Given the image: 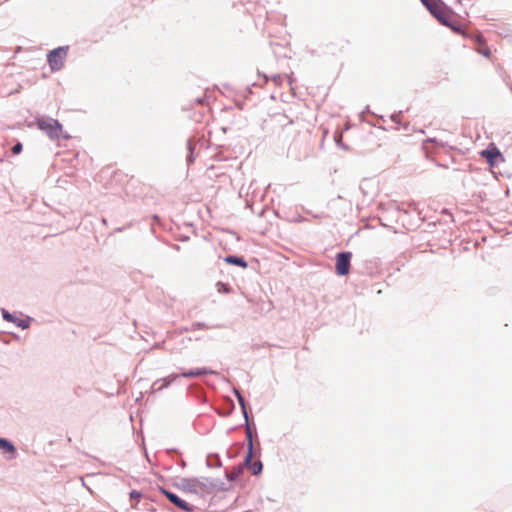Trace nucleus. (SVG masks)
Instances as JSON below:
<instances>
[{
    "mask_svg": "<svg viewBox=\"0 0 512 512\" xmlns=\"http://www.w3.org/2000/svg\"><path fill=\"white\" fill-rule=\"evenodd\" d=\"M178 375L176 374H171L169 375L167 378H164L162 379L161 381H158V382H155L154 383V386L158 385L160 383V385L156 388L158 390H161L163 389L164 387L168 386L171 382H173L175 379H177Z\"/></svg>",
    "mask_w": 512,
    "mask_h": 512,
    "instance_id": "f8f14e48",
    "label": "nucleus"
},
{
    "mask_svg": "<svg viewBox=\"0 0 512 512\" xmlns=\"http://www.w3.org/2000/svg\"><path fill=\"white\" fill-rule=\"evenodd\" d=\"M262 468V464L260 462L255 463L253 466V472L254 474L258 473Z\"/></svg>",
    "mask_w": 512,
    "mask_h": 512,
    "instance_id": "f3484780",
    "label": "nucleus"
},
{
    "mask_svg": "<svg viewBox=\"0 0 512 512\" xmlns=\"http://www.w3.org/2000/svg\"><path fill=\"white\" fill-rule=\"evenodd\" d=\"M68 47H58L49 52L47 61L53 71H58L64 66L67 57Z\"/></svg>",
    "mask_w": 512,
    "mask_h": 512,
    "instance_id": "7ed1b4c3",
    "label": "nucleus"
},
{
    "mask_svg": "<svg viewBox=\"0 0 512 512\" xmlns=\"http://www.w3.org/2000/svg\"><path fill=\"white\" fill-rule=\"evenodd\" d=\"M21 151H22V144L21 143H17L12 148V153L13 154H19Z\"/></svg>",
    "mask_w": 512,
    "mask_h": 512,
    "instance_id": "2eb2a0df",
    "label": "nucleus"
},
{
    "mask_svg": "<svg viewBox=\"0 0 512 512\" xmlns=\"http://www.w3.org/2000/svg\"><path fill=\"white\" fill-rule=\"evenodd\" d=\"M161 492L170 500V502H172L178 508H180L184 511H189V512L193 510L192 505H189L186 501L182 500L176 494H174L170 491H167L165 489H161Z\"/></svg>",
    "mask_w": 512,
    "mask_h": 512,
    "instance_id": "0eeeda50",
    "label": "nucleus"
},
{
    "mask_svg": "<svg viewBox=\"0 0 512 512\" xmlns=\"http://www.w3.org/2000/svg\"><path fill=\"white\" fill-rule=\"evenodd\" d=\"M3 318L8 320V321H13L16 323V321L13 319L12 315H10L8 312H4L3 313Z\"/></svg>",
    "mask_w": 512,
    "mask_h": 512,
    "instance_id": "a211bd4d",
    "label": "nucleus"
},
{
    "mask_svg": "<svg viewBox=\"0 0 512 512\" xmlns=\"http://www.w3.org/2000/svg\"><path fill=\"white\" fill-rule=\"evenodd\" d=\"M421 2L442 25L448 24L449 18H454V12L441 0H421Z\"/></svg>",
    "mask_w": 512,
    "mask_h": 512,
    "instance_id": "f03ea898",
    "label": "nucleus"
},
{
    "mask_svg": "<svg viewBox=\"0 0 512 512\" xmlns=\"http://www.w3.org/2000/svg\"><path fill=\"white\" fill-rule=\"evenodd\" d=\"M237 397H238L240 405L244 408L245 406H244V399H243V397L239 393H237Z\"/></svg>",
    "mask_w": 512,
    "mask_h": 512,
    "instance_id": "aec40b11",
    "label": "nucleus"
},
{
    "mask_svg": "<svg viewBox=\"0 0 512 512\" xmlns=\"http://www.w3.org/2000/svg\"><path fill=\"white\" fill-rule=\"evenodd\" d=\"M179 486L183 491L196 495L211 493L215 488V484L208 479H182Z\"/></svg>",
    "mask_w": 512,
    "mask_h": 512,
    "instance_id": "f257e3e1",
    "label": "nucleus"
},
{
    "mask_svg": "<svg viewBox=\"0 0 512 512\" xmlns=\"http://www.w3.org/2000/svg\"><path fill=\"white\" fill-rule=\"evenodd\" d=\"M217 286L219 287L218 290L219 291H223V292H229V288L223 284V283H218Z\"/></svg>",
    "mask_w": 512,
    "mask_h": 512,
    "instance_id": "dca6fc26",
    "label": "nucleus"
},
{
    "mask_svg": "<svg viewBox=\"0 0 512 512\" xmlns=\"http://www.w3.org/2000/svg\"><path fill=\"white\" fill-rule=\"evenodd\" d=\"M17 325L22 327V328H27L28 327V323L25 320H20L19 322H17Z\"/></svg>",
    "mask_w": 512,
    "mask_h": 512,
    "instance_id": "6ab92c4d",
    "label": "nucleus"
},
{
    "mask_svg": "<svg viewBox=\"0 0 512 512\" xmlns=\"http://www.w3.org/2000/svg\"><path fill=\"white\" fill-rule=\"evenodd\" d=\"M209 373H212V372L206 368H197V369L189 370L187 372H183L181 375L185 378H193V377H199L202 375H206Z\"/></svg>",
    "mask_w": 512,
    "mask_h": 512,
    "instance_id": "9d476101",
    "label": "nucleus"
},
{
    "mask_svg": "<svg viewBox=\"0 0 512 512\" xmlns=\"http://www.w3.org/2000/svg\"><path fill=\"white\" fill-rule=\"evenodd\" d=\"M141 496H142L141 493H139L137 491H132L130 493L131 500H135L136 502H138L140 500Z\"/></svg>",
    "mask_w": 512,
    "mask_h": 512,
    "instance_id": "4468645a",
    "label": "nucleus"
},
{
    "mask_svg": "<svg viewBox=\"0 0 512 512\" xmlns=\"http://www.w3.org/2000/svg\"><path fill=\"white\" fill-rule=\"evenodd\" d=\"M351 258V252H342L337 254L335 270L338 275L345 276L349 273Z\"/></svg>",
    "mask_w": 512,
    "mask_h": 512,
    "instance_id": "39448f33",
    "label": "nucleus"
},
{
    "mask_svg": "<svg viewBox=\"0 0 512 512\" xmlns=\"http://www.w3.org/2000/svg\"><path fill=\"white\" fill-rule=\"evenodd\" d=\"M469 38H471L474 43H475V50L483 55L485 58L487 59H491L492 58V51L490 50V48L488 47L487 45V42L485 40V38L483 37V35L481 33H475V34H471L469 36Z\"/></svg>",
    "mask_w": 512,
    "mask_h": 512,
    "instance_id": "423d86ee",
    "label": "nucleus"
},
{
    "mask_svg": "<svg viewBox=\"0 0 512 512\" xmlns=\"http://www.w3.org/2000/svg\"><path fill=\"white\" fill-rule=\"evenodd\" d=\"M37 126L52 139L59 138L62 133V125L54 119H39Z\"/></svg>",
    "mask_w": 512,
    "mask_h": 512,
    "instance_id": "20e7f679",
    "label": "nucleus"
},
{
    "mask_svg": "<svg viewBox=\"0 0 512 512\" xmlns=\"http://www.w3.org/2000/svg\"><path fill=\"white\" fill-rule=\"evenodd\" d=\"M225 261L227 263H230V264H234V265H237V266H240V267H246L247 264L246 262L242 259V258H239V257H236V256H228Z\"/></svg>",
    "mask_w": 512,
    "mask_h": 512,
    "instance_id": "ddd939ff",
    "label": "nucleus"
},
{
    "mask_svg": "<svg viewBox=\"0 0 512 512\" xmlns=\"http://www.w3.org/2000/svg\"><path fill=\"white\" fill-rule=\"evenodd\" d=\"M448 24H443L444 26H447L450 28L453 32L462 35L463 37H468L471 35L467 32V30L457 21H455L453 18H449L447 20Z\"/></svg>",
    "mask_w": 512,
    "mask_h": 512,
    "instance_id": "1a4fd4ad",
    "label": "nucleus"
},
{
    "mask_svg": "<svg viewBox=\"0 0 512 512\" xmlns=\"http://www.w3.org/2000/svg\"><path fill=\"white\" fill-rule=\"evenodd\" d=\"M480 155L485 158L491 166H494L496 159L501 157L499 149L494 144H491L487 149L482 150Z\"/></svg>",
    "mask_w": 512,
    "mask_h": 512,
    "instance_id": "6e6552de",
    "label": "nucleus"
},
{
    "mask_svg": "<svg viewBox=\"0 0 512 512\" xmlns=\"http://www.w3.org/2000/svg\"><path fill=\"white\" fill-rule=\"evenodd\" d=\"M0 450H2L5 453H10V454L15 453V447L13 446V444L3 438H0Z\"/></svg>",
    "mask_w": 512,
    "mask_h": 512,
    "instance_id": "9b49d317",
    "label": "nucleus"
}]
</instances>
